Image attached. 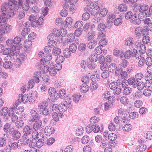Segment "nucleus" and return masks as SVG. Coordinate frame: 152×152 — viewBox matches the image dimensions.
Segmentation results:
<instances>
[{"label": "nucleus", "mask_w": 152, "mask_h": 152, "mask_svg": "<svg viewBox=\"0 0 152 152\" xmlns=\"http://www.w3.org/2000/svg\"><path fill=\"white\" fill-rule=\"evenodd\" d=\"M18 7L11 6L8 3H4L1 6L0 15V23H4L7 20V17H12L16 14V11Z\"/></svg>", "instance_id": "f257e3e1"}, {"label": "nucleus", "mask_w": 152, "mask_h": 152, "mask_svg": "<svg viewBox=\"0 0 152 152\" xmlns=\"http://www.w3.org/2000/svg\"><path fill=\"white\" fill-rule=\"evenodd\" d=\"M30 113L31 117L30 121L34 122L38 121L40 118L39 113L40 114L41 113L42 110H39L38 111H37V109L36 108H33L31 110Z\"/></svg>", "instance_id": "f03ea898"}, {"label": "nucleus", "mask_w": 152, "mask_h": 152, "mask_svg": "<svg viewBox=\"0 0 152 152\" xmlns=\"http://www.w3.org/2000/svg\"><path fill=\"white\" fill-rule=\"evenodd\" d=\"M97 57L96 56L95 57V55H92L91 56L89 60L87 62V67H88L89 69L92 70L95 68L96 65L94 62L97 61Z\"/></svg>", "instance_id": "7ed1b4c3"}, {"label": "nucleus", "mask_w": 152, "mask_h": 152, "mask_svg": "<svg viewBox=\"0 0 152 152\" xmlns=\"http://www.w3.org/2000/svg\"><path fill=\"white\" fill-rule=\"evenodd\" d=\"M134 32L137 37H140L142 35H148V31L145 28H143L142 27L138 26L136 27L134 31Z\"/></svg>", "instance_id": "20e7f679"}, {"label": "nucleus", "mask_w": 152, "mask_h": 152, "mask_svg": "<svg viewBox=\"0 0 152 152\" xmlns=\"http://www.w3.org/2000/svg\"><path fill=\"white\" fill-rule=\"evenodd\" d=\"M4 23H0V34H3L5 33H8L11 31L12 27L10 25L4 26Z\"/></svg>", "instance_id": "39448f33"}, {"label": "nucleus", "mask_w": 152, "mask_h": 152, "mask_svg": "<svg viewBox=\"0 0 152 152\" xmlns=\"http://www.w3.org/2000/svg\"><path fill=\"white\" fill-rule=\"evenodd\" d=\"M121 85L122 87H124L125 86L124 83H123V81L121 80H118L116 82L113 81L111 82L109 85V87L111 90H113Z\"/></svg>", "instance_id": "423d86ee"}, {"label": "nucleus", "mask_w": 152, "mask_h": 152, "mask_svg": "<svg viewBox=\"0 0 152 152\" xmlns=\"http://www.w3.org/2000/svg\"><path fill=\"white\" fill-rule=\"evenodd\" d=\"M17 48H6L3 52L4 54L5 55H8L10 57V59H12V58L17 55V52L16 50Z\"/></svg>", "instance_id": "0eeeda50"}, {"label": "nucleus", "mask_w": 152, "mask_h": 152, "mask_svg": "<svg viewBox=\"0 0 152 152\" xmlns=\"http://www.w3.org/2000/svg\"><path fill=\"white\" fill-rule=\"evenodd\" d=\"M123 81H124L125 83H128L130 85H132L133 87L134 88H136L140 83L139 81L136 80L134 77L129 78L128 80H124Z\"/></svg>", "instance_id": "6e6552de"}, {"label": "nucleus", "mask_w": 152, "mask_h": 152, "mask_svg": "<svg viewBox=\"0 0 152 152\" xmlns=\"http://www.w3.org/2000/svg\"><path fill=\"white\" fill-rule=\"evenodd\" d=\"M126 19L129 20L131 22H134L137 19V16L135 13L134 14L131 11H128L125 15Z\"/></svg>", "instance_id": "1a4fd4ad"}, {"label": "nucleus", "mask_w": 152, "mask_h": 152, "mask_svg": "<svg viewBox=\"0 0 152 152\" xmlns=\"http://www.w3.org/2000/svg\"><path fill=\"white\" fill-rule=\"evenodd\" d=\"M33 131V128L31 126L28 125L25 126L23 129V133L25 136L30 135Z\"/></svg>", "instance_id": "9d476101"}, {"label": "nucleus", "mask_w": 152, "mask_h": 152, "mask_svg": "<svg viewBox=\"0 0 152 152\" xmlns=\"http://www.w3.org/2000/svg\"><path fill=\"white\" fill-rule=\"evenodd\" d=\"M13 41L15 45H16L17 50H18L22 46V45L20 43L21 39L20 37L18 36L15 37Z\"/></svg>", "instance_id": "9b49d317"}, {"label": "nucleus", "mask_w": 152, "mask_h": 152, "mask_svg": "<svg viewBox=\"0 0 152 152\" xmlns=\"http://www.w3.org/2000/svg\"><path fill=\"white\" fill-rule=\"evenodd\" d=\"M11 124L7 123L4 127V131L6 132L9 133V134H11L14 128L11 126Z\"/></svg>", "instance_id": "f8f14e48"}, {"label": "nucleus", "mask_w": 152, "mask_h": 152, "mask_svg": "<svg viewBox=\"0 0 152 152\" xmlns=\"http://www.w3.org/2000/svg\"><path fill=\"white\" fill-rule=\"evenodd\" d=\"M54 62H52L51 61L48 63L47 65L44 64L43 72L45 73H46L48 72L50 69H53L54 68Z\"/></svg>", "instance_id": "ddd939ff"}, {"label": "nucleus", "mask_w": 152, "mask_h": 152, "mask_svg": "<svg viewBox=\"0 0 152 152\" xmlns=\"http://www.w3.org/2000/svg\"><path fill=\"white\" fill-rule=\"evenodd\" d=\"M54 128L50 126H48L45 129V133L46 135L50 136L51 134H53L55 131Z\"/></svg>", "instance_id": "4468645a"}, {"label": "nucleus", "mask_w": 152, "mask_h": 152, "mask_svg": "<svg viewBox=\"0 0 152 152\" xmlns=\"http://www.w3.org/2000/svg\"><path fill=\"white\" fill-rule=\"evenodd\" d=\"M123 83H124L125 86L124 87H122L124 88L122 91L123 94L125 96L129 95L132 92V88L129 87H126L127 85L124 81H123Z\"/></svg>", "instance_id": "2eb2a0df"}, {"label": "nucleus", "mask_w": 152, "mask_h": 152, "mask_svg": "<svg viewBox=\"0 0 152 152\" xmlns=\"http://www.w3.org/2000/svg\"><path fill=\"white\" fill-rule=\"evenodd\" d=\"M28 97L26 94L23 95L22 94H19L18 97V101L20 103L22 102L23 103H27Z\"/></svg>", "instance_id": "dca6fc26"}, {"label": "nucleus", "mask_w": 152, "mask_h": 152, "mask_svg": "<svg viewBox=\"0 0 152 152\" xmlns=\"http://www.w3.org/2000/svg\"><path fill=\"white\" fill-rule=\"evenodd\" d=\"M100 73L99 71H96V73L91 75L90 79L92 82L96 83L100 78Z\"/></svg>", "instance_id": "f3484780"}, {"label": "nucleus", "mask_w": 152, "mask_h": 152, "mask_svg": "<svg viewBox=\"0 0 152 152\" xmlns=\"http://www.w3.org/2000/svg\"><path fill=\"white\" fill-rule=\"evenodd\" d=\"M28 24V22H27L26 23L25 26L26 27L24 28L22 31L21 35L24 37H25L29 33L30 31L29 28L28 27H29Z\"/></svg>", "instance_id": "a211bd4d"}, {"label": "nucleus", "mask_w": 152, "mask_h": 152, "mask_svg": "<svg viewBox=\"0 0 152 152\" xmlns=\"http://www.w3.org/2000/svg\"><path fill=\"white\" fill-rule=\"evenodd\" d=\"M67 39L65 40L64 43L65 45H66L68 42H72L75 39V35L74 33H72L69 34L67 37Z\"/></svg>", "instance_id": "6ab92c4d"}, {"label": "nucleus", "mask_w": 152, "mask_h": 152, "mask_svg": "<svg viewBox=\"0 0 152 152\" xmlns=\"http://www.w3.org/2000/svg\"><path fill=\"white\" fill-rule=\"evenodd\" d=\"M87 11L90 12L91 15L95 16L99 11L90 6H87L86 8Z\"/></svg>", "instance_id": "aec40b11"}, {"label": "nucleus", "mask_w": 152, "mask_h": 152, "mask_svg": "<svg viewBox=\"0 0 152 152\" xmlns=\"http://www.w3.org/2000/svg\"><path fill=\"white\" fill-rule=\"evenodd\" d=\"M41 73L40 72H36L34 73L33 78L32 80L34 82L37 83H38L39 81V78L41 77Z\"/></svg>", "instance_id": "412c9836"}, {"label": "nucleus", "mask_w": 152, "mask_h": 152, "mask_svg": "<svg viewBox=\"0 0 152 152\" xmlns=\"http://www.w3.org/2000/svg\"><path fill=\"white\" fill-rule=\"evenodd\" d=\"M147 148V147L145 145L141 143L137 146L136 150L137 152H142L145 151Z\"/></svg>", "instance_id": "4be33fe9"}, {"label": "nucleus", "mask_w": 152, "mask_h": 152, "mask_svg": "<svg viewBox=\"0 0 152 152\" xmlns=\"http://www.w3.org/2000/svg\"><path fill=\"white\" fill-rule=\"evenodd\" d=\"M35 123H34L33 127V128L35 130L36 129H41L43 126L42 125V123L41 121L39 120L38 121L34 122Z\"/></svg>", "instance_id": "5701e85b"}, {"label": "nucleus", "mask_w": 152, "mask_h": 152, "mask_svg": "<svg viewBox=\"0 0 152 152\" xmlns=\"http://www.w3.org/2000/svg\"><path fill=\"white\" fill-rule=\"evenodd\" d=\"M68 107L69 108L70 106H68L65 103H61L59 105V110L61 112H64L67 110Z\"/></svg>", "instance_id": "b1692460"}, {"label": "nucleus", "mask_w": 152, "mask_h": 152, "mask_svg": "<svg viewBox=\"0 0 152 152\" xmlns=\"http://www.w3.org/2000/svg\"><path fill=\"white\" fill-rule=\"evenodd\" d=\"M13 138L14 140H17L18 139L21 135L20 133L18 131L15 130L14 129H13L12 134Z\"/></svg>", "instance_id": "393cba45"}, {"label": "nucleus", "mask_w": 152, "mask_h": 152, "mask_svg": "<svg viewBox=\"0 0 152 152\" xmlns=\"http://www.w3.org/2000/svg\"><path fill=\"white\" fill-rule=\"evenodd\" d=\"M110 75V73L109 71L104 70H103L101 74V77L103 79H107Z\"/></svg>", "instance_id": "a878e982"}, {"label": "nucleus", "mask_w": 152, "mask_h": 152, "mask_svg": "<svg viewBox=\"0 0 152 152\" xmlns=\"http://www.w3.org/2000/svg\"><path fill=\"white\" fill-rule=\"evenodd\" d=\"M97 41L95 39L91 40L88 44V47L91 49L94 48L97 44Z\"/></svg>", "instance_id": "bb28decb"}, {"label": "nucleus", "mask_w": 152, "mask_h": 152, "mask_svg": "<svg viewBox=\"0 0 152 152\" xmlns=\"http://www.w3.org/2000/svg\"><path fill=\"white\" fill-rule=\"evenodd\" d=\"M96 36V32L94 31H89L87 35V37L88 40H91L95 38Z\"/></svg>", "instance_id": "cd10ccee"}, {"label": "nucleus", "mask_w": 152, "mask_h": 152, "mask_svg": "<svg viewBox=\"0 0 152 152\" xmlns=\"http://www.w3.org/2000/svg\"><path fill=\"white\" fill-rule=\"evenodd\" d=\"M89 87L86 84H82L80 86V91L82 93H86L89 90Z\"/></svg>", "instance_id": "c85d7f7f"}, {"label": "nucleus", "mask_w": 152, "mask_h": 152, "mask_svg": "<svg viewBox=\"0 0 152 152\" xmlns=\"http://www.w3.org/2000/svg\"><path fill=\"white\" fill-rule=\"evenodd\" d=\"M48 103L46 101H45L39 104H38V108L39 110H43L45 108H46V107L48 106Z\"/></svg>", "instance_id": "c756f323"}, {"label": "nucleus", "mask_w": 152, "mask_h": 152, "mask_svg": "<svg viewBox=\"0 0 152 152\" xmlns=\"http://www.w3.org/2000/svg\"><path fill=\"white\" fill-rule=\"evenodd\" d=\"M7 45L11 48H16V45H15L13 39H8L6 42Z\"/></svg>", "instance_id": "7c9ffc66"}, {"label": "nucleus", "mask_w": 152, "mask_h": 152, "mask_svg": "<svg viewBox=\"0 0 152 152\" xmlns=\"http://www.w3.org/2000/svg\"><path fill=\"white\" fill-rule=\"evenodd\" d=\"M148 14L146 12H142L140 13L138 15V18L140 21H143L147 17Z\"/></svg>", "instance_id": "2f4dec72"}, {"label": "nucleus", "mask_w": 152, "mask_h": 152, "mask_svg": "<svg viewBox=\"0 0 152 152\" xmlns=\"http://www.w3.org/2000/svg\"><path fill=\"white\" fill-rule=\"evenodd\" d=\"M37 140H42L43 141L46 142L47 141V138L44 136V134L43 133L39 132L36 138Z\"/></svg>", "instance_id": "473e14b6"}, {"label": "nucleus", "mask_w": 152, "mask_h": 152, "mask_svg": "<svg viewBox=\"0 0 152 152\" xmlns=\"http://www.w3.org/2000/svg\"><path fill=\"white\" fill-rule=\"evenodd\" d=\"M44 62L42 59L40 60V62L37 63L36 64V66L37 67L38 69L43 71H44Z\"/></svg>", "instance_id": "72a5a7b5"}, {"label": "nucleus", "mask_w": 152, "mask_h": 152, "mask_svg": "<svg viewBox=\"0 0 152 152\" xmlns=\"http://www.w3.org/2000/svg\"><path fill=\"white\" fill-rule=\"evenodd\" d=\"M44 21V20L43 19L42 17H40L38 20L36 22L35 21H34L32 22L31 23V26L33 27H36V24H37L38 25H41L42 24L43 22Z\"/></svg>", "instance_id": "f704fd0d"}, {"label": "nucleus", "mask_w": 152, "mask_h": 152, "mask_svg": "<svg viewBox=\"0 0 152 152\" xmlns=\"http://www.w3.org/2000/svg\"><path fill=\"white\" fill-rule=\"evenodd\" d=\"M90 6L98 11L100 10V6L99 5L98 2L97 1H95L94 2L90 4Z\"/></svg>", "instance_id": "c9c22d12"}, {"label": "nucleus", "mask_w": 152, "mask_h": 152, "mask_svg": "<svg viewBox=\"0 0 152 152\" xmlns=\"http://www.w3.org/2000/svg\"><path fill=\"white\" fill-rule=\"evenodd\" d=\"M108 68L109 71L113 73L117 69L116 65L115 63H111L109 66Z\"/></svg>", "instance_id": "e433bc0d"}, {"label": "nucleus", "mask_w": 152, "mask_h": 152, "mask_svg": "<svg viewBox=\"0 0 152 152\" xmlns=\"http://www.w3.org/2000/svg\"><path fill=\"white\" fill-rule=\"evenodd\" d=\"M108 142V141L106 139H102L99 143L100 147L102 148H105L107 145Z\"/></svg>", "instance_id": "4c0bfd02"}, {"label": "nucleus", "mask_w": 152, "mask_h": 152, "mask_svg": "<svg viewBox=\"0 0 152 152\" xmlns=\"http://www.w3.org/2000/svg\"><path fill=\"white\" fill-rule=\"evenodd\" d=\"M143 96V94L142 91H136L133 95V98L134 99H140Z\"/></svg>", "instance_id": "58836bf2"}, {"label": "nucleus", "mask_w": 152, "mask_h": 152, "mask_svg": "<svg viewBox=\"0 0 152 152\" xmlns=\"http://www.w3.org/2000/svg\"><path fill=\"white\" fill-rule=\"evenodd\" d=\"M139 7H140L139 11L141 12L146 11L148 8V5L143 4H140Z\"/></svg>", "instance_id": "ea45409f"}, {"label": "nucleus", "mask_w": 152, "mask_h": 152, "mask_svg": "<svg viewBox=\"0 0 152 152\" xmlns=\"http://www.w3.org/2000/svg\"><path fill=\"white\" fill-rule=\"evenodd\" d=\"M115 18V16L114 15H110L108 16L107 21V24L111 25L113 23V19Z\"/></svg>", "instance_id": "a19ab883"}, {"label": "nucleus", "mask_w": 152, "mask_h": 152, "mask_svg": "<svg viewBox=\"0 0 152 152\" xmlns=\"http://www.w3.org/2000/svg\"><path fill=\"white\" fill-rule=\"evenodd\" d=\"M121 103L124 105H127L129 103V99L127 97L123 96L120 99Z\"/></svg>", "instance_id": "79ce46f5"}, {"label": "nucleus", "mask_w": 152, "mask_h": 152, "mask_svg": "<svg viewBox=\"0 0 152 152\" xmlns=\"http://www.w3.org/2000/svg\"><path fill=\"white\" fill-rule=\"evenodd\" d=\"M12 63L11 61H5L3 64L4 67L6 69L11 68L12 66Z\"/></svg>", "instance_id": "37998d69"}, {"label": "nucleus", "mask_w": 152, "mask_h": 152, "mask_svg": "<svg viewBox=\"0 0 152 152\" xmlns=\"http://www.w3.org/2000/svg\"><path fill=\"white\" fill-rule=\"evenodd\" d=\"M118 9L121 12H124L126 11L127 9L126 5L125 4H121L118 7Z\"/></svg>", "instance_id": "c03bdc74"}, {"label": "nucleus", "mask_w": 152, "mask_h": 152, "mask_svg": "<svg viewBox=\"0 0 152 152\" xmlns=\"http://www.w3.org/2000/svg\"><path fill=\"white\" fill-rule=\"evenodd\" d=\"M86 10V12H84L82 15V19L84 20H86L88 19L90 17V13L87 11L86 9H85Z\"/></svg>", "instance_id": "a18cd8bd"}, {"label": "nucleus", "mask_w": 152, "mask_h": 152, "mask_svg": "<svg viewBox=\"0 0 152 152\" xmlns=\"http://www.w3.org/2000/svg\"><path fill=\"white\" fill-rule=\"evenodd\" d=\"M48 92L49 94L51 97L54 96L56 92L55 89L52 87H50L48 89Z\"/></svg>", "instance_id": "49530a36"}, {"label": "nucleus", "mask_w": 152, "mask_h": 152, "mask_svg": "<svg viewBox=\"0 0 152 152\" xmlns=\"http://www.w3.org/2000/svg\"><path fill=\"white\" fill-rule=\"evenodd\" d=\"M132 127L131 124H126L124 125L122 129L124 131L129 132L131 130Z\"/></svg>", "instance_id": "de8ad7c7"}, {"label": "nucleus", "mask_w": 152, "mask_h": 152, "mask_svg": "<svg viewBox=\"0 0 152 152\" xmlns=\"http://www.w3.org/2000/svg\"><path fill=\"white\" fill-rule=\"evenodd\" d=\"M71 51L68 48L65 49L63 51V53L64 56V57L68 58L71 55Z\"/></svg>", "instance_id": "09e8293b"}, {"label": "nucleus", "mask_w": 152, "mask_h": 152, "mask_svg": "<svg viewBox=\"0 0 152 152\" xmlns=\"http://www.w3.org/2000/svg\"><path fill=\"white\" fill-rule=\"evenodd\" d=\"M21 7L25 11H27L30 8L28 1H26L23 4Z\"/></svg>", "instance_id": "8fccbe9b"}, {"label": "nucleus", "mask_w": 152, "mask_h": 152, "mask_svg": "<svg viewBox=\"0 0 152 152\" xmlns=\"http://www.w3.org/2000/svg\"><path fill=\"white\" fill-rule=\"evenodd\" d=\"M134 41L133 38L131 37H129L127 38L126 40L125 43V44L127 45H132L133 44Z\"/></svg>", "instance_id": "3c124183"}, {"label": "nucleus", "mask_w": 152, "mask_h": 152, "mask_svg": "<svg viewBox=\"0 0 152 152\" xmlns=\"http://www.w3.org/2000/svg\"><path fill=\"white\" fill-rule=\"evenodd\" d=\"M113 94L115 95H119L121 92V88L120 86L118 87L117 88L113 90Z\"/></svg>", "instance_id": "603ef678"}, {"label": "nucleus", "mask_w": 152, "mask_h": 152, "mask_svg": "<svg viewBox=\"0 0 152 152\" xmlns=\"http://www.w3.org/2000/svg\"><path fill=\"white\" fill-rule=\"evenodd\" d=\"M94 127V125L91 124L88 125L86 127V132L88 133H90L93 131V127Z\"/></svg>", "instance_id": "864d4df0"}, {"label": "nucleus", "mask_w": 152, "mask_h": 152, "mask_svg": "<svg viewBox=\"0 0 152 152\" xmlns=\"http://www.w3.org/2000/svg\"><path fill=\"white\" fill-rule=\"evenodd\" d=\"M46 141H43L42 140H36V147L38 148L41 147L44 144V142H45Z\"/></svg>", "instance_id": "5fc2aeb1"}, {"label": "nucleus", "mask_w": 152, "mask_h": 152, "mask_svg": "<svg viewBox=\"0 0 152 152\" xmlns=\"http://www.w3.org/2000/svg\"><path fill=\"white\" fill-rule=\"evenodd\" d=\"M86 48V44L83 43H80L78 47L79 50L81 52L84 51Z\"/></svg>", "instance_id": "6e6d98bb"}, {"label": "nucleus", "mask_w": 152, "mask_h": 152, "mask_svg": "<svg viewBox=\"0 0 152 152\" xmlns=\"http://www.w3.org/2000/svg\"><path fill=\"white\" fill-rule=\"evenodd\" d=\"M131 53L132 52L130 50H127L124 53V57L126 59H129L131 57Z\"/></svg>", "instance_id": "4d7b16f0"}, {"label": "nucleus", "mask_w": 152, "mask_h": 152, "mask_svg": "<svg viewBox=\"0 0 152 152\" xmlns=\"http://www.w3.org/2000/svg\"><path fill=\"white\" fill-rule=\"evenodd\" d=\"M90 139L88 136H85L83 137L81 140V142L83 144H86L89 142Z\"/></svg>", "instance_id": "13d9d810"}, {"label": "nucleus", "mask_w": 152, "mask_h": 152, "mask_svg": "<svg viewBox=\"0 0 152 152\" xmlns=\"http://www.w3.org/2000/svg\"><path fill=\"white\" fill-rule=\"evenodd\" d=\"M143 104L142 101L140 100H137L134 103L135 106L137 108L140 107Z\"/></svg>", "instance_id": "bf43d9fd"}, {"label": "nucleus", "mask_w": 152, "mask_h": 152, "mask_svg": "<svg viewBox=\"0 0 152 152\" xmlns=\"http://www.w3.org/2000/svg\"><path fill=\"white\" fill-rule=\"evenodd\" d=\"M69 49L72 53H75L77 49V46L75 43H72L71 44L69 47Z\"/></svg>", "instance_id": "052dcab7"}, {"label": "nucleus", "mask_w": 152, "mask_h": 152, "mask_svg": "<svg viewBox=\"0 0 152 152\" xmlns=\"http://www.w3.org/2000/svg\"><path fill=\"white\" fill-rule=\"evenodd\" d=\"M59 97L61 99H64L66 97V91L64 89L59 91Z\"/></svg>", "instance_id": "680f3d73"}, {"label": "nucleus", "mask_w": 152, "mask_h": 152, "mask_svg": "<svg viewBox=\"0 0 152 152\" xmlns=\"http://www.w3.org/2000/svg\"><path fill=\"white\" fill-rule=\"evenodd\" d=\"M52 51L54 55H58L61 53V50L60 48L55 47L54 48Z\"/></svg>", "instance_id": "e2e57ef3"}, {"label": "nucleus", "mask_w": 152, "mask_h": 152, "mask_svg": "<svg viewBox=\"0 0 152 152\" xmlns=\"http://www.w3.org/2000/svg\"><path fill=\"white\" fill-rule=\"evenodd\" d=\"M90 123L92 125H97L98 121L97 120V118L96 117L94 116L91 118L90 120Z\"/></svg>", "instance_id": "0e129e2a"}, {"label": "nucleus", "mask_w": 152, "mask_h": 152, "mask_svg": "<svg viewBox=\"0 0 152 152\" xmlns=\"http://www.w3.org/2000/svg\"><path fill=\"white\" fill-rule=\"evenodd\" d=\"M151 90L149 88L145 89L143 92V94L146 96H150L151 94Z\"/></svg>", "instance_id": "69168bd1"}, {"label": "nucleus", "mask_w": 152, "mask_h": 152, "mask_svg": "<svg viewBox=\"0 0 152 152\" xmlns=\"http://www.w3.org/2000/svg\"><path fill=\"white\" fill-rule=\"evenodd\" d=\"M138 113L137 112H132L130 113L129 114V116L130 118L134 119L138 117Z\"/></svg>", "instance_id": "338daca9"}, {"label": "nucleus", "mask_w": 152, "mask_h": 152, "mask_svg": "<svg viewBox=\"0 0 152 152\" xmlns=\"http://www.w3.org/2000/svg\"><path fill=\"white\" fill-rule=\"evenodd\" d=\"M117 138L116 134L114 133H111L108 136L109 140L111 141H115Z\"/></svg>", "instance_id": "774afa93"}]
</instances>
